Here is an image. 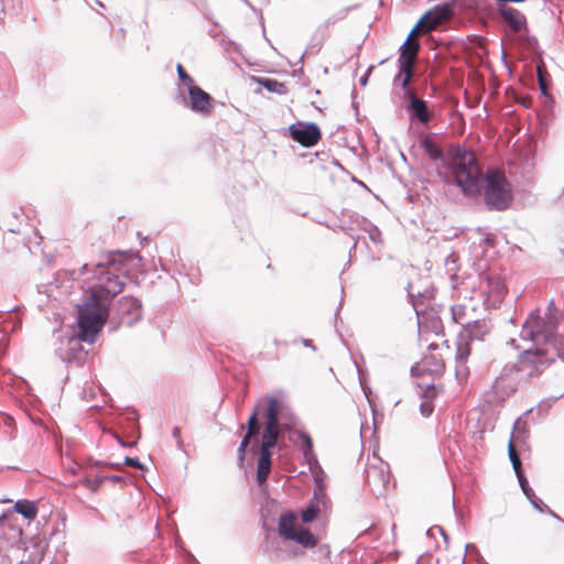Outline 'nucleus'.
I'll use <instances>...</instances> for the list:
<instances>
[{
    "label": "nucleus",
    "instance_id": "nucleus-32",
    "mask_svg": "<svg viewBox=\"0 0 564 564\" xmlns=\"http://www.w3.org/2000/svg\"><path fill=\"white\" fill-rule=\"evenodd\" d=\"M451 314H452L453 322L462 325V328H464V325L466 324V322L464 321V317L466 314L465 305H460V304L453 305L451 307Z\"/></svg>",
    "mask_w": 564,
    "mask_h": 564
},
{
    "label": "nucleus",
    "instance_id": "nucleus-35",
    "mask_svg": "<svg viewBox=\"0 0 564 564\" xmlns=\"http://www.w3.org/2000/svg\"><path fill=\"white\" fill-rule=\"evenodd\" d=\"M259 413H260V408H259V404H257L253 408V410L247 421V427H260V423H259V419H258Z\"/></svg>",
    "mask_w": 564,
    "mask_h": 564
},
{
    "label": "nucleus",
    "instance_id": "nucleus-21",
    "mask_svg": "<svg viewBox=\"0 0 564 564\" xmlns=\"http://www.w3.org/2000/svg\"><path fill=\"white\" fill-rule=\"evenodd\" d=\"M297 529L296 517L292 511H285L280 516L278 532L283 539L290 540L293 538Z\"/></svg>",
    "mask_w": 564,
    "mask_h": 564
},
{
    "label": "nucleus",
    "instance_id": "nucleus-40",
    "mask_svg": "<svg viewBox=\"0 0 564 564\" xmlns=\"http://www.w3.org/2000/svg\"><path fill=\"white\" fill-rule=\"evenodd\" d=\"M260 433V427H247V432L242 440H247V443H250L252 438H256Z\"/></svg>",
    "mask_w": 564,
    "mask_h": 564
},
{
    "label": "nucleus",
    "instance_id": "nucleus-16",
    "mask_svg": "<svg viewBox=\"0 0 564 564\" xmlns=\"http://www.w3.org/2000/svg\"><path fill=\"white\" fill-rule=\"evenodd\" d=\"M419 388L421 389L420 395L423 399L420 403V413L422 416L429 417L435 408L434 399L443 392V389L434 383H426L424 388L423 383H419Z\"/></svg>",
    "mask_w": 564,
    "mask_h": 564
},
{
    "label": "nucleus",
    "instance_id": "nucleus-11",
    "mask_svg": "<svg viewBox=\"0 0 564 564\" xmlns=\"http://www.w3.org/2000/svg\"><path fill=\"white\" fill-rule=\"evenodd\" d=\"M117 314L121 324L133 326L142 318V304L132 296H122L118 301Z\"/></svg>",
    "mask_w": 564,
    "mask_h": 564
},
{
    "label": "nucleus",
    "instance_id": "nucleus-62",
    "mask_svg": "<svg viewBox=\"0 0 564 564\" xmlns=\"http://www.w3.org/2000/svg\"><path fill=\"white\" fill-rule=\"evenodd\" d=\"M109 466L112 467V468H118L119 467L118 464H109Z\"/></svg>",
    "mask_w": 564,
    "mask_h": 564
},
{
    "label": "nucleus",
    "instance_id": "nucleus-52",
    "mask_svg": "<svg viewBox=\"0 0 564 564\" xmlns=\"http://www.w3.org/2000/svg\"><path fill=\"white\" fill-rule=\"evenodd\" d=\"M302 343L305 347L316 350V347L314 346V344L311 339H303Z\"/></svg>",
    "mask_w": 564,
    "mask_h": 564
},
{
    "label": "nucleus",
    "instance_id": "nucleus-26",
    "mask_svg": "<svg viewBox=\"0 0 564 564\" xmlns=\"http://www.w3.org/2000/svg\"><path fill=\"white\" fill-rule=\"evenodd\" d=\"M13 509L17 513L23 516L28 520H33L37 516V508L33 501L21 499L18 500Z\"/></svg>",
    "mask_w": 564,
    "mask_h": 564
},
{
    "label": "nucleus",
    "instance_id": "nucleus-41",
    "mask_svg": "<svg viewBox=\"0 0 564 564\" xmlns=\"http://www.w3.org/2000/svg\"><path fill=\"white\" fill-rule=\"evenodd\" d=\"M536 70H538V77H539V86H540V89L543 94H546L547 93V85L543 78V75H542V66L538 65L536 67Z\"/></svg>",
    "mask_w": 564,
    "mask_h": 564
},
{
    "label": "nucleus",
    "instance_id": "nucleus-18",
    "mask_svg": "<svg viewBox=\"0 0 564 564\" xmlns=\"http://www.w3.org/2000/svg\"><path fill=\"white\" fill-rule=\"evenodd\" d=\"M349 217V219L351 220V223L356 224V226L366 231L369 236V239L378 245V243H381L382 242V239H381V231L379 230V228L373 225L372 223H370L366 217L364 216H360L356 213H348L347 215Z\"/></svg>",
    "mask_w": 564,
    "mask_h": 564
},
{
    "label": "nucleus",
    "instance_id": "nucleus-37",
    "mask_svg": "<svg viewBox=\"0 0 564 564\" xmlns=\"http://www.w3.org/2000/svg\"><path fill=\"white\" fill-rule=\"evenodd\" d=\"M514 433H517V437L522 433H527V422L522 421L521 417L517 419L513 424L512 436L514 435Z\"/></svg>",
    "mask_w": 564,
    "mask_h": 564
},
{
    "label": "nucleus",
    "instance_id": "nucleus-28",
    "mask_svg": "<svg viewBox=\"0 0 564 564\" xmlns=\"http://www.w3.org/2000/svg\"><path fill=\"white\" fill-rule=\"evenodd\" d=\"M8 530L9 539L11 540V543H17L22 535V529L11 524L6 516L0 517V535L4 534Z\"/></svg>",
    "mask_w": 564,
    "mask_h": 564
},
{
    "label": "nucleus",
    "instance_id": "nucleus-44",
    "mask_svg": "<svg viewBox=\"0 0 564 564\" xmlns=\"http://www.w3.org/2000/svg\"><path fill=\"white\" fill-rule=\"evenodd\" d=\"M347 9H343L339 12H337L334 17L327 19V24L335 23L338 20H343L347 15Z\"/></svg>",
    "mask_w": 564,
    "mask_h": 564
},
{
    "label": "nucleus",
    "instance_id": "nucleus-31",
    "mask_svg": "<svg viewBox=\"0 0 564 564\" xmlns=\"http://www.w3.org/2000/svg\"><path fill=\"white\" fill-rule=\"evenodd\" d=\"M105 480L106 478L104 476L97 475L94 479L89 477H84L83 479L79 480V484L83 485L88 490H90L91 492H97Z\"/></svg>",
    "mask_w": 564,
    "mask_h": 564
},
{
    "label": "nucleus",
    "instance_id": "nucleus-19",
    "mask_svg": "<svg viewBox=\"0 0 564 564\" xmlns=\"http://www.w3.org/2000/svg\"><path fill=\"white\" fill-rule=\"evenodd\" d=\"M299 440L301 441V451L303 453L304 459L310 466V469L313 471L316 468H321L317 457L314 453L313 441L310 434L303 431L296 432Z\"/></svg>",
    "mask_w": 564,
    "mask_h": 564
},
{
    "label": "nucleus",
    "instance_id": "nucleus-14",
    "mask_svg": "<svg viewBox=\"0 0 564 564\" xmlns=\"http://www.w3.org/2000/svg\"><path fill=\"white\" fill-rule=\"evenodd\" d=\"M444 370L442 358L434 355L424 356L423 359L411 368L413 377H421L425 373L431 376H440Z\"/></svg>",
    "mask_w": 564,
    "mask_h": 564
},
{
    "label": "nucleus",
    "instance_id": "nucleus-39",
    "mask_svg": "<svg viewBox=\"0 0 564 564\" xmlns=\"http://www.w3.org/2000/svg\"><path fill=\"white\" fill-rule=\"evenodd\" d=\"M124 465L130 466V467H134V468H138V469H143L144 468L143 464L140 463V460L137 457L126 456L124 457Z\"/></svg>",
    "mask_w": 564,
    "mask_h": 564
},
{
    "label": "nucleus",
    "instance_id": "nucleus-9",
    "mask_svg": "<svg viewBox=\"0 0 564 564\" xmlns=\"http://www.w3.org/2000/svg\"><path fill=\"white\" fill-rule=\"evenodd\" d=\"M187 93L188 99H186L184 91L178 88V97L193 112L203 117H207L212 113L214 99L208 93L197 85L188 87Z\"/></svg>",
    "mask_w": 564,
    "mask_h": 564
},
{
    "label": "nucleus",
    "instance_id": "nucleus-13",
    "mask_svg": "<svg viewBox=\"0 0 564 564\" xmlns=\"http://www.w3.org/2000/svg\"><path fill=\"white\" fill-rule=\"evenodd\" d=\"M497 11L501 20L512 32L521 33L527 31L528 20L521 11L507 4H498Z\"/></svg>",
    "mask_w": 564,
    "mask_h": 564
},
{
    "label": "nucleus",
    "instance_id": "nucleus-1",
    "mask_svg": "<svg viewBox=\"0 0 564 564\" xmlns=\"http://www.w3.org/2000/svg\"><path fill=\"white\" fill-rule=\"evenodd\" d=\"M120 252H109L96 263H85L80 274L94 273L87 289L88 294L78 308L77 324L78 336L88 344L96 341L107 316L111 300L118 295L124 283L118 274L116 264L121 260Z\"/></svg>",
    "mask_w": 564,
    "mask_h": 564
},
{
    "label": "nucleus",
    "instance_id": "nucleus-36",
    "mask_svg": "<svg viewBox=\"0 0 564 564\" xmlns=\"http://www.w3.org/2000/svg\"><path fill=\"white\" fill-rule=\"evenodd\" d=\"M326 226L334 231H343L346 235H348L349 237H352V232H351L352 227L351 226H347L345 224H338V225L326 224Z\"/></svg>",
    "mask_w": 564,
    "mask_h": 564
},
{
    "label": "nucleus",
    "instance_id": "nucleus-59",
    "mask_svg": "<svg viewBox=\"0 0 564 564\" xmlns=\"http://www.w3.org/2000/svg\"><path fill=\"white\" fill-rule=\"evenodd\" d=\"M242 2H245L248 7L252 8V4L250 3L249 0H241Z\"/></svg>",
    "mask_w": 564,
    "mask_h": 564
},
{
    "label": "nucleus",
    "instance_id": "nucleus-8",
    "mask_svg": "<svg viewBox=\"0 0 564 564\" xmlns=\"http://www.w3.org/2000/svg\"><path fill=\"white\" fill-rule=\"evenodd\" d=\"M80 336H61L55 344V355L65 364L82 366L87 352L82 346Z\"/></svg>",
    "mask_w": 564,
    "mask_h": 564
},
{
    "label": "nucleus",
    "instance_id": "nucleus-33",
    "mask_svg": "<svg viewBox=\"0 0 564 564\" xmlns=\"http://www.w3.org/2000/svg\"><path fill=\"white\" fill-rule=\"evenodd\" d=\"M319 509L315 505L311 503L308 507L302 510L301 518L305 523L312 522L318 514Z\"/></svg>",
    "mask_w": 564,
    "mask_h": 564
},
{
    "label": "nucleus",
    "instance_id": "nucleus-48",
    "mask_svg": "<svg viewBox=\"0 0 564 564\" xmlns=\"http://www.w3.org/2000/svg\"><path fill=\"white\" fill-rule=\"evenodd\" d=\"M106 479L110 480L111 482H120L123 480V478L119 475H110V476H104Z\"/></svg>",
    "mask_w": 564,
    "mask_h": 564
},
{
    "label": "nucleus",
    "instance_id": "nucleus-10",
    "mask_svg": "<svg viewBox=\"0 0 564 564\" xmlns=\"http://www.w3.org/2000/svg\"><path fill=\"white\" fill-rule=\"evenodd\" d=\"M291 138L303 147L311 148L318 143L322 132L317 123L297 121L289 127Z\"/></svg>",
    "mask_w": 564,
    "mask_h": 564
},
{
    "label": "nucleus",
    "instance_id": "nucleus-50",
    "mask_svg": "<svg viewBox=\"0 0 564 564\" xmlns=\"http://www.w3.org/2000/svg\"><path fill=\"white\" fill-rule=\"evenodd\" d=\"M127 415H128V420L133 421V422H137V420H138V413H137L134 410L129 411V412L127 413Z\"/></svg>",
    "mask_w": 564,
    "mask_h": 564
},
{
    "label": "nucleus",
    "instance_id": "nucleus-55",
    "mask_svg": "<svg viewBox=\"0 0 564 564\" xmlns=\"http://www.w3.org/2000/svg\"><path fill=\"white\" fill-rule=\"evenodd\" d=\"M351 238L354 239V245H352V247L350 248L349 253H351V251H352V250H356L357 245H358V237H357V238H355V237L352 236Z\"/></svg>",
    "mask_w": 564,
    "mask_h": 564
},
{
    "label": "nucleus",
    "instance_id": "nucleus-58",
    "mask_svg": "<svg viewBox=\"0 0 564 564\" xmlns=\"http://www.w3.org/2000/svg\"><path fill=\"white\" fill-rule=\"evenodd\" d=\"M438 530L441 531V533L443 534L445 541L447 540V535L444 533L443 529L438 527Z\"/></svg>",
    "mask_w": 564,
    "mask_h": 564
},
{
    "label": "nucleus",
    "instance_id": "nucleus-25",
    "mask_svg": "<svg viewBox=\"0 0 564 564\" xmlns=\"http://www.w3.org/2000/svg\"><path fill=\"white\" fill-rule=\"evenodd\" d=\"M289 541H294L301 544L303 547L310 549L316 545L317 538L308 529L299 527V529L294 532V536Z\"/></svg>",
    "mask_w": 564,
    "mask_h": 564
},
{
    "label": "nucleus",
    "instance_id": "nucleus-7",
    "mask_svg": "<svg viewBox=\"0 0 564 564\" xmlns=\"http://www.w3.org/2000/svg\"><path fill=\"white\" fill-rule=\"evenodd\" d=\"M454 15L452 3H441L427 10L416 22L410 34L409 40H413L415 32L427 33L436 29L440 24L449 20Z\"/></svg>",
    "mask_w": 564,
    "mask_h": 564
},
{
    "label": "nucleus",
    "instance_id": "nucleus-63",
    "mask_svg": "<svg viewBox=\"0 0 564 564\" xmlns=\"http://www.w3.org/2000/svg\"><path fill=\"white\" fill-rule=\"evenodd\" d=\"M120 35L124 36V30L123 29L120 30Z\"/></svg>",
    "mask_w": 564,
    "mask_h": 564
},
{
    "label": "nucleus",
    "instance_id": "nucleus-22",
    "mask_svg": "<svg viewBox=\"0 0 564 564\" xmlns=\"http://www.w3.org/2000/svg\"><path fill=\"white\" fill-rule=\"evenodd\" d=\"M272 465V453L259 449V458L257 466V481L259 485L264 484L268 480Z\"/></svg>",
    "mask_w": 564,
    "mask_h": 564
},
{
    "label": "nucleus",
    "instance_id": "nucleus-56",
    "mask_svg": "<svg viewBox=\"0 0 564 564\" xmlns=\"http://www.w3.org/2000/svg\"><path fill=\"white\" fill-rule=\"evenodd\" d=\"M516 343H517V339H514V338H511V339L508 341V344H510L511 346H513L516 349H519L520 347H519V346H517V345H516Z\"/></svg>",
    "mask_w": 564,
    "mask_h": 564
},
{
    "label": "nucleus",
    "instance_id": "nucleus-30",
    "mask_svg": "<svg viewBox=\"0 0 564 564\" xmlns=\"http://www.w3.org/2000/svg\"><path fill=\"white\" fill-rule=\"evenodd\" d=\"M508 455H509L510 462L512 464L513 470L516 473V476L518 477V475H523L522 463H521L518 452L516 451V448L513 446L512 438L510 440V442L508 444Z\"/></svg>",
    "mask_w": 564,
    "mask_h": 564
},
{
    "label": "nucleus",
    "instance_id": "nucleus-6",
    "mask_svg": "<svg viewBox=\"0 0 564 564\" xmlns=\"http://www.w3.org/2000/svg\"><path fill=\"white\" fill-rule=\"evenodd\" d=\"M420 47L421 45L417 40H409L406 37L405 42L399 48V73L394 77V83L400 82V86L405 94L408 90H411L409 88V83L414 76L413 67L416 62Z\"/></svg>",
    "mask_w": 564,
    "mask_h": 564
},
{
    "label": "nucleus",
    "instance_id": "nucleus-46",
    "mask_svg": "<svg viewBox=\"0 0 564 564\" xmlns=\"http://www.w3.org/2000/svg\"><path fill=\"white\" fill-rule=\"evenodd\" d=\"M172 435L176 441L177 447H182V440H181V429L178 426H175L172 431Z\"/></svg>",
    "mask_w": 564,
    "mask_h": 564
},
{
    "label": "nucleus",
    "instance_id": "nucleus-42",
    "mask_svg": "<svg viewBox=\"0 0 564 564\" xmlns=\"http://www.w3.org/2000/svg\"><path fill=\"white\" fill-rule=\"evenodd\" d=\"M467 355H468V350H465L462 347H458L457 354H456V362L458 365L463 366L466 361Z\"/></svg>",
    "mask_w": 564,
    "mask_h": 564
},
{
    "label": "nucleus",
    "instance_id": "nucleus-4",
    "mask_svg": "<svg viewBox=\"0 0 564 564\" xmlns=\"http://www.w3.org/2000/svg\"><path fill=\"white\" fill-rule=\"evenodd\" d=\"M552 356L546 359H539V352H532L530 349H523L518 357V361L506 365L500 375L496 378L492 389L498 399L505 400L517 391L520 382L530 377L539 376L546 367L552 364Z\"/></svg>",
    "mask_w": 564,
    "mask_h": 564
},
{
    "label": "nucleus",
    "instance_id": "nucleus-47",
    "mask_svg": "<svg viewBox=\"0 0 564 564\" xmlns=\"http://www.w3.org/2000/svg\"><path fill=\"white\" fill-rule=\"evenodd\" d=\"M116 440L117 442L122 446V447H132L135 442H131V443H127L124 442L119 435H116Z\"/></svg>",
    "mask_w": 564,
    "mask_h": 564
},
{
    "label": "nucleus",
    "instance_id": "nucleus-43",
    "mask_svg": "<svg viewBox=\"0 0 564 564\" xmlns=\"http://www.w3.org/2000/svg\"><path fill=\"white\" fill-rule=\"evenodd\" d=\"M438 560L431 554L423 555L419 558L417 564H437Z\"/></svg>",
    "mask_w": 564,
    "mask_h": 564
},
{
    "label": "nucleus",
    "instance_id": "nucleus-20",
    "mask_svg": "<svg viewBox=\"0 0 564 564\" xmlns=\"http://www.w3.org/2000/svg\"><path fill=\"white\" fill-rule=\"evenodd\" d=\"M420 145L431 160L434 162H440L442 165H446V163L449 165V158L446 160L443 150L434 142L431 137L425 135L422 138Z\"/></svg>",
    "mask_w": 564,
    "mask_h": 564
},
{
    "label": "nucleus",
    "instance_id": "nucleus-54",
    "mask_svg": "<svg viewBox=\"0 0 564 564\" xmlns=\"http://www.w3.org/2000/svg\"><path fill=\"white\" fill-rule=\"evenodd\" d=\"M359 82H360V84H361L362 86H366V85H367V82H368V75H367V74H365L364 76H361V77H360V79H359Z\"/></svg>",
    "mask_w": 564,
    "mask_h": 564
},
{
    "label": "nucleus",
    "instance_id": "nucleus-53",
    "mask_svg": "<svg viewBox=\"0 0 564 564\" xmlns=\"http://www.w3.org/2000/svg\"><path fill=\"white\" fill-rule=\"evenodd\" d=\"M496 1L500 2V4H506L507 2L522 3L525 0H496Z\"/></svg>",
    "mask_w": 564,
    "mask_h": 564
},
{
    "label": "nucleus",
    "instance_id": "nucleus-34",
    "mask_svg": "<svg viewBox=\"0 0 564 564\" xmlns=\"http://www.w3.org/2000/svg\"><path fill=\"white\" fill-rule=\"evenodd\" d=\"M176 72H177V77H178V80L184 84L187 88L188 87H192V86H195L196 84L194 83V79L191 75L187 74V72L185 70V68L183 67L182 64H177L176 65Z\"/></svg>",
    "mask_w": 564,
    "mask_h": 564
},
{
    "label": "nucleus",
    "instance_id": "nucleus-38",
    "mask_svg": "<svg viewBox=\"0 0 564 564\" xmlns=\"http://www.w3.org/2000/svg\"><path fill=\"white\" fill-rule=\"evenodd\" d=\"M248 445H249V443H247V440H241L240 445L237 451V457H238V460L240 464H242L245 460L246 451H247Z\"/></svg>",
    "mask_w": 564,
    "mask_h": 564
},
{
    "label": "nucleus",
    "instance_id": "nucleus-15",
    "mask_svg": "<svg viewBox=\"0 0 564 564\" xmlns=\"http://www.w3.org/2000/svg\"><path fill=\"white\" fill-rule=\"evenodd\" d=\"M389 473L386 471L384 466L381 464L369 465L366 469L365 481L373 492L378 491L381 494L380 489L384 488L389 484Z\"/></svg>",
    "mask_w": 564,
    "mask_h": 564
},
{
    "label": "nucleus",
    "instance_id": "nucleus-24",
    "mask_svg": "<svg viewBox=\"0 0 564 564\" xmlns=\"http://www.w3.org/2000/svg\"><path fill=\"white\" fill-rule=\"evenodd\" d=\"M517 478H518L519 485H520L524 496L528 498V500L533 506V508L540 512H544L543 501L539 497L535 496L534 491L532 490V488L530 487V485L528 482L525 475L524 474L518 475Z\"/></svg>",
    "mask_w": 564,
    "mask_h": 564
},
{
    "label": "nucleus",
    "instance_id": "nucleus-60",
    "mask_svg": "<svg viewBox=\"0 0 564 564\" xmlns=\"http://www.w3.org/2000/svg\"><path fill=\"white\" fill-rule=\"evenodd\" d=\"M497 289H499L500 291H502V290H503V286H502L499 282H497Z\"/></svg>",
    "mask_w": 564,
    "mask_h": 564
},
{
    "label": "nucleus",
    "instance_id": "nucleus-57",
    "mask_svg": "<svg viewBox=\"0 0 564 564\" xmlns=\"http://www.w3.org/2000/svg\"><path fill=\"white\" fill-rule=\"evenodd\" d=\"M7 229L10 232H20V228L19 227H8Z\"/></svg>",
    "mask_w": 564,
    "mask_h": 564
},
{
    "label": "nucleus",
    "instance_id": "nucleus-2",
    "mask_svg": "<svg viewBox=\"0 0 564 564\" xmlns=\"http://www.w3.org/2000/svg\"><path fill=\"white\" fill-rule=\"evenodd\" d=\"M449 170L464 195L474 197L484 188V202L489 210L501 212L509 207L512 195L506 175L497 169L484 173L474 151L465 145H452Z\"/></svg>",
    "mask_w": 564,
    "mask_h": 564
},
{
    "label": "nucleus",
    "instance_id": "nucleus-51",
    "mask_svg": "<svg viewBox=\"0 0 564 564\" xmlns=\"http://www.w3.org/2000/svg\"><path fill=\"white\" fill-rule=\"evenodd\" d=\"M543 509H544V511L550 513L553 518L557 519L558 521H562V519L544 503H543Z\"/></svg>",
    "mask_w": 564,
    "mask_h": 564
},
{
    "label": "nucleus",
    "instance_id": "nucleus-27",
    "mask_svg": "<svg viewBox=\"0 0 564 564\" xmlns=\"http://www.w3.org/2000/svg\"><path fill=\"white\" fill-rule=\"evenodd\" d=\"M408 295L412 301V305L416 313L419 312L417 306L423 304L424 300H429L433 297V290H424L423 292L420 290H415L413 283L408 284Z\"/></svg>",
    "mask_w": 564,
    "mask_h": 564
},
{
    "label": "nucleus",
    "instance_id": "nucleus-61",
    "mask_svg": "<svg viewBox=\"0 0 564 564\" xmlns=\"http://www.w3.org/2000/svg\"><path fill=\"white\" fill-rule=\"evenodd\" d=\"M96 3H97L99 7L104 8V3H102L101 1L97 0V1H96Z\"/></svg>",
    "mask_w": 564,
    "mask_h": 564
},
{
    "label": "nucleus",
    "instance_id": "nucleus-23",
    "mask_svg": "<svg viewBox=\"0 0 564 564\" xmlns=\"http://www.w3.org/2000/svg\"><path fill=\"white\" fill-rule=\"evenodd\" d=\"M517 41L528 53L541 58L542 51L540 50L539 41L534 35L529 33L528 29L518 35Z\"/></svg>",
    "mask_w": 564,
    "mask_h": 564
},
{
    "label": "nucleus",
    "instance_id": "nucleus-5",
    "mask_svg": "<svg viewBox=\"0 0 564 564\" xmlns=\"http://www.w3.org/2000/svg\"><path fill=\"white\" fill-rule=\"evenodd\" d=\"M263 416L265 422L259 449L272 453L273 448L278 445L281 432L290 431L291 424L281 422L283 419L282 405L275 397L267 398V408Z\"/></svg>",
    "mask_w": 564,
    "mask_h": 564
},
{
    "label": "nucleus",
    "instance_id": "nucleus-3",
    "mask_svg": "<svg viewBox=\"0 0 564 564\" xmlns=\"http://www.w3.org/2000/svg\"><path fill=\"white\" fill-rule=\"evenodd\" d=\"M556 319L551 315L542 317L540 311H532L527 317L520 332V339L531 344L532 352H539V359L543 361L552 356V364L557 359L564 361V350L562 349V338L556 334Z\"/></svg>",
    "mask_w": 564,
    "mask_h": 564
},
{
    "label": "nucleus",
    "instance_id": "nucleus-17",
    "mask_svg": "<svg viewBox=\"0 0 564 564\" xmlns=\"http://www.w3.org/2000/svg\"><path fill=\"white\" fill-rule=\"evenodd\" d=\"M489 333V326L486 321L477 319L471 322H466L464 328L459 332V337L462 340L474 341V340H484L485 336Z\"/></svg>",
    "mask_w": 564,
    "mask_h": 564
},
{
    "label": "nucleus",
    "instance_id": "nucleus-49",
    "mask_svg": "<svg viewBox=\"0 0 564 564\" xmlns=\"http://www.w3.org/2000/svg\"><path fill=\"white\" fill-rule=\"evenodd\" d=\"M319 495H323V485L317 482L314 490V498H317Z\"/></svg>",
    "mask_w": 564,
    "mask_h": 564
},
{
    "label": "nucleus",
    "instance_id": "nucleus-45",
    "mask_svg": "<svg viewBox=\"0 0 564 564\" xmlns=\"http://www.w3.org/2000/svg\"><path fill=\"white\" fill-rule=\"evenodd\" d=\"M467 552L475 553L477 556H480L478 549L476 547V545H474L471 543H467L465 545V553H467ZM465 557H466V554L463 555L462 562H465Z\"/></svg>",
    "mask_w": 564,
    "mask_h": 564
},
{
    "label": "nucleus",
    "instance_id": "nucleus-29",
    "mask_svg": "<svg viewBox=\"0 0 564 564\" xmlns=\"http://www.w3.org/2000/svg\"><path fill=\"white\" fill-rule=\"evenodd\" d=\"M258 83L268 91L270 93H276V94H284L285 93V86L283 83H280L272 78H259Z\"/></svg>",
    "mask_w": 564,
    "mask_h": 564
},
{
    "label": "nucleus",
    "instance_id": "nucleus-12",
    "mask_svg": "<svg viewBox=\"0 0 564 564\" xmlns=\"http://www.w3.org/2000/svg\"><path fill=\"white\" fill-rule=\"evenodd\" d=\"M408 104L405 109L411 120H417L423 124L432 119V112L429 109L427 101L420 98L413 90L406 91Z\"/></svg>",
    "mask_w": 564,
    "mask_h": 564
},
{
    "label": "nucleus",
    "instance_id": "nucleus-64",
    "mask_svg": "<svg viewBox=\"0 0 564 564\" xmlns=\"http://www.w3.org/2000/svg\"><path fill=\"white\" fill-rule=\"evenodd\" d=\"M530 412H532V409H529L528 411H525L524 414H528Z\"/></svg>",
    "mask_w": 564,
    "mask_h": 564
}]
</instances>
